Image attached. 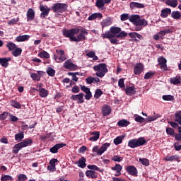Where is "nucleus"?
Returning <instances> with one entry per match:
<instances>
[{
    "mask_svg": "<svg viewBox=\"0 0 181 181\" xmlns=\"http://www.w3.org/2000/svg\"><path fill=\"white\" fill-rule=\"evenodd\" d=\"M168 33H172V30L167 28V29L160 30V32L158 33V36H160V39H163V36H165V35H167Z\"/></svg>",
    "mask_w": 181,
    "mask_h": 181,
    "instance_id": "36",
    "label": "nucleus"
},
{
    "mask_svg": "<svg viewBox=\"0 0 181 181\" xmlns=\"http://www.w3.org/2000/svg\"><path fill=\"white\" fill-rule=\"evenodd\" d=\"M9 62H11V57L0 58V64L2 67H8L9 66Z\"/></svg>",
    "mask_w": 181,
    "mask_h": 181,
    "instance_id": "25",
    "label": "nucleus"
},
{
    "mask_svg": "<svg viewBox=\"0 0 181 181\" xmlns=\"http://www.w3.org/2000/svg\"><path fill=\"white\" fill-rule=\"evenodd\" d=\"M52 8L54 9V12L62 13V12H64L67 10V4L57 3L54 4Z\"/></svg>",
    "mask_w": 181,
    "mask_h": 181,
    "instance_id": "8",
    "label": "nucleus"
},
{
    "mask_svg": "<svg viewBox=\"0 0 181 181\" xmlns=\"http://www.w3.org/2000/svg\"><path fill=\"white\" fill-rule=\"evenodd\" d=\"M158 118H160V116L158 114L154 116H149L148 118H146V122H152V121H156Z\"/></svg>",
    "mask_w": 181,
    "mask_h": 181,
    "instance_id": "39",
    "label": "nucleus"
},
{
    "mask_svg": "<svg viewBox=\"0 0 181 181\" xmlns=\"http://www.w3.org/2000/svg\"><path fill=\"white\" fill-rule=\"evenodd\" d=\"M122 159H124V158L117 155L112 157L113 162H122Z\"/></svg>",
    "mask_w": 181,
    "mask_h": 181,
    "instance_id": "54",
    "label": "nucleus"
},
{
    "mask_svg": "<svg viewBox=\"0 0 181 181\" xmlns=\"http://www.w3.org/2000/svg\"><path fill=\"white\" fill-rule=\"evenodd\" d=\"M112 24V21H111V18H107L105 20L102 21L100 25L102 28H107V26H111Z\"/></svg>",
    "mask_w": 181,
    "mask_h": 181,
    "instance_id": "29",
    "label": "nucleus"
},
{
    "mask_svg": "<svg viewBox=\"0 0 181 181\" xmlns=\"http://www.w3.org/2000/svg\"><path fill=\"white\" fill-rule=\"evenodd\" d=\"M155 74L153 72H147L145 75H144V80H149V78H152V77H153V75Z\"/></svg>",
    "mask_w": 181,
    "mask_h": 181,
    "instance_id": "56",
    "label": "nucleus"
},
{
    "mask_svg": "<svg viewBox=\"0 0 181 181\" xmlns=\"http://www.w3.org/2000/svg\"><path fill=\"white\" fill-rule=\"evenodd\" d=\"M80 33L76 37H73L74 42H81L83 40H86V35H88V33L86 29H82L80 31Z\"/></svg>",
    "mask_w": 181,
    "mask_h": 181,
    "instance_id": "9",
    "label": "nucleus"
},
{
    "mask_svg": "<svg viewBox=\"0 0 181 181\" xmlns=\"http://www.w3.org/2000/svg\"><path fill=\"white\" fill-rule=\"evenodd\" d=\"M71 100H73V101H77L78 104H83V103H84V93H81L78 95H73L71 97Z\"/></svg>",
    "mask_w": 181,
    "mask_h": 181,
    "instance_id": "11",
    "label": "nucleus"
},
{
    "mask_svg": "<svg viewBox=\"0 0 181 181\" xmlns=\"http://www.w3.org/2000/svg\"><path fill=\"white\" fill-rule=\"evenodd\" d=\"M122 139H124V136H119L114 139L113 142L115 145H119L120 144H122Z\"/></svg>",
    "mask_w": 181,
    "mask_h": 181,
    "instance_id": "47",
    "label": "nucleus"
},
{
    "mask_svg": "<svg viewBox=\"0 0 181 181\" xmlns=\"http://www.w3.org/2000/svg\"><path fill=\"white\" fill-rule=\"evenodd\" d=\"M129 6L132 9H142L145 8V4L139 2H131Z\"/></svg>",
    "mask_w": 181,
    "mask_h": 181,
    "instance_id": "21",
    "label": "nucleus"
},
{
    "mask_svg": "<svg viewBox=\"0 0 181 181\" xmlns=\"http://www.w3.org/2000/svg\"><path fill=\"white\" fill-rule=\"evenodd\" d=\"M111 170L116 172L115 176H121V170H122V166L119 164H115L114 167L111 168Z\"/></svg>",
    "mask_w": 181,
    "mask_h": 181,
    "instance_id": "22",
    "label": "nucleus"
},
{
    "mask_svg": "<svg viewBox=\"0 0 181 181\" xmlns=\"http://www.w3.org/2000/svg\"><path fill=\"white\" fill-rule=\"evenodd\" d=\"M166 133L168 135H175V130L170 127H167Z\"/></svg>",
    "mask_w": 181,
    "mask_h": 181,
    "instance_id": "61",
    "label": "nucleus"
},
{
    "mask_svg": "<svg viewBox=\"0 0 181 181\" xmlns=\"http://www.w3.org/2000/svg\"><path fill=\"white\" fill-rule=\"evenodd\" d=\"M165 4L171 8H176L177 6V0H165Z\"/></svg>",
    "mask_w": 181,
    "mask_h": 181,
    "instance_id": "34",
    "label": "nucleus"
},
{
    "mask_svg": "<svg viewBox=\"0 0 181 181\" xmlns=\"http://www.w3.org/2000/svg\"><path fill=\"white\" fill-rule=\"evenodd\" d=\"M40 11H41V14H40V18L42 19H45L46 16H48L49 13L50 12V8L47 7V6H43L40 5Z\"/></svg>",
    "mask_w": 181,
    "mask_h": 181,
    "instance_id": "10",
    "label": "nucleus"
},
{
    "mask_svg": "<svg viewBox=\"0 0 181 181\" xmlns=\"http://www.w3.org/2000/svg\"><path fill=\"white\" fill-rule=\"evenodd\" d=\"M158 64H163L166 63V59L160 57L158 59Z\"/></svg>",
    "mask_w": 181,
    "mask_h": 181,
    "instance_id": "64",
    "label": "nucleus"
},
{
    "mask_svg": "<svg viewBox=\"0 0 181 181\" xmlns=\"http://www.w3.org/2000/svg\"><path fill=\"white\" fill-rule=\"evenodd\" d=\"M30 38V35H19L16 38V42H26V40H29Z\"/></svg>",
    "mask_w": 181,
    "mask_h": 181,
    "instance_id": "31",
    "label": "nucleus"
},
{
    "mask_svg": "<svg viewBox=\"0 0 181 181\" xmlns=\"http://www.w3.org/2000/svg\"><path fill=\"white\" fill-rule=\"evenodd\" d=\"M111 4V0H96L95 6L98 8V9H104V6Z\"/></svg>",
    "mask_w": 181,
    "mask_h": 181,
    "instance_id": "13",
    "label": "nucleus"
},
{
    "mask_svg": "<svg viewBox=\"0 0 181 181\" xmlns=\"http://www.w3.org/2000/svg\"><path fill=\"white\" fill-rule=\"evenodd\" d=\"M23 148L30 146L33 144V141L31 139H25L23 141L20 142Z\"/></svg>",
    "mask_w": 181,
    "mask_h": 181,
    "instance_id": "28",
    "label": "nucleus"
},
{
    "mask_svg": "<svg viewBox=\"0 0 181 181\" xmlns=\"http://www.w3.org/2000/svg\"><path fill=\"white\" fill-rule=\"evenodd\" d=\"M125 93L127 95H134L136 94V88L134 86H127L125 89Z\"/></svg>",
    "mask_w": 181,
    "mask_h": 181,
    "instance_id": "20",
    "label": "nucleus"
},
{
    "mask_svg": "<svg viewBox=\"0 0 181 181\" xmlns=\"http://www.w3.org/2000/svg\"><path fill=\"white\" fill-rule=\"evenodd\" d=\"M170 13H172V10L169 8H165L161 10L160 16L163 18H168Z\"/></svg>",
    "mask_w": 181,
    "mask_h": 181,
    "instance_id": "23",
    "label": "nucleus"
},
{
    "mask_svg": "<svg viewBox=\"0 0 181 181\" xmlns=\"http://www.w3.org/2000/svg\"><path fill=\"white\" fill-rule=\"evenodd\" d=\"M171 18L173 19H175L176 21H179L181 18V13L178 11H175L171 12Z\"/></svg>",
    "mask_w": 181,
    "mask_h": 181,
    "instance_id": "35",
    "label": "nucleus"
},
{
    "mask_svg": "<svg viewBox=\"0 0 181 181\" xmlns=\"http://www.w3.org/2000/svg\"><path fill=\"white\" fill-rule=\"evenodd\" d=\"M88 169H90V170H97L98 172H100L103 173L104 172V169H100L97 165H91L87 166Z\"/></svg>",
    "mask_w": 181,
    "mask_h": 181,
    "instance_id": "41",
    "label": "nucleus"
},
{
    "mask_svg": "<svg viewBox=\"0 0 181 181\" xmlns=\"http://www.w3.org/2000/svg\"><path fill=\"white\" fill-rule=\"evenodd\" d=\"M129 18V16H128L127 13H124L122 14L120 16V19L122 22L125 21H128V19Z\"/></svg>",
    "mask_w": 181,
    "mask_h": 181,
    "instance_id": "59",
    "label": "nucleus"
},
{
    "mask_svg": "<svg viewBox=\"0 0 181 181\" xmlns=\"http://www.w3.org/2000/svg\"><path fill=\"white\" fill-rule=\"evenodd\" d=\"M12 176L11 175H2L1 180V181H8V180H12Z\"/></svg>",
    "mask_w": 181,
    "mask_h": 181,
    "instance_id": "58",
    "label": "nucleus"
},
{
    "mask_svg": "<svg viewBox=\"0 0 181 181\" xmlns=\"http://www.w3.org/2000/svg\"><path fill=\"white\" fill-rule=\"evenodd\" d=\"M23 138H25V134L22 132H19L18 134H16L15 135V139L16 141H18V142H21Z\"/></svg>",
    "mask_w": 181,
    "mask_h": 181,
    "instance_id": "42",
    "label": "nucleus"
},
{
    "mask_svg": "<svg viewBox=\"0 0 181 181\" xmlns=\"http://www.w3.org/2000/svg\"><path fill=\"white\" fill-rule=\"evenodd\" d=\"M111 107L108 105H104L102 107V115L103 117H107V115H110L111 114Z\"/></svg>",
    "mask_w": 181,
    "mask_h": 181,
    "instance_id": "19",
    "label": "nucleus"
},
{
    "mask_svg": "<svg viewBox=\"0 0 181 181\" xmlns=\"http://www.w3.org/2000/svg\"><path fill=\"white\" fill-rule=\"evenodd\" d=\"M129 19L135 26H148V21L145 19H141L138 15L131 16Z\"/></svg>",
    "mask_w": 181,
    "mask_h": 181,
    "instance_id": "2",
    "label": "nucleus"
},
{
    "mask_svg": "<svg viewBox=\"0 0 181 181\" xmlns=\"http://www.w3.org/2000/svg\"><path fill=\"white\" fill-rule=\"evenodd\" d=\"M90 137L88 139L90 142H96L100 139V132L94 131L90 132Z\"/></svg>",
    "mask_w": 181,
    "mask_h": 181,
    "instance_id": "18",
    "label": "nucleus"
},
{
    "mask_svg": "<svg viewBox=\"0 0 181 181\" xmlns=\"http://www.w3.org/2000/svg\"><path fill=\"white\" fill-rule=\"evenodd\" d=\"M12 54H13V56H14V57H18L21 56V54H22V49L19 48V47H16L13 50Z\"/></svg>",
    "mask_w": 181,
    "mask_h": 181,
    "instance_id": "38",
    "label": "nucleus"
},
{
    "mask_svg": "<svg viewBox=\"0 0 181 181\" xmlns=\"http://www.w3.org/2000/svg\"><path fill=\"white\" fill-rule=\"evenodd\" d=\"M93 70L95 71V76L100 78H103L108 73V68H107V64H99L94 66Z\"/></svg>",
    "mask_w": 181,
    "mask_h": 181,
    "instance_id": "1",
    "label": "nucleus"
},
{
    "mask_svg": "<svg viewBox=\"0 0 181 181\" xmlns=\"http://www.w3.org/2000/svg\"><path fill=\"white\" fill-rule=\"evenodd\" d=\"M81 91L86 93L85 95L86 100H91V97H93V94L91 93V91H90V88L81 85Z\"/></svg>",
    "mask_w": 181,
    "mask_h": 181,
    "instance_id": "12",
    "label": "nucleus"
},
{
    "mask_svg": "<svg viewBox=\"0 0 181 181\" xmlns=\"http://www.w3.org/2000/svg\"><path fill=\"white\" fill-rule=\"evenodd\" d=\"M163 100L165 101H173L175 100V97L172 95H163Z\"/></svg>",
    "mask_w": 181,
    "mask_h": 181,
    "instance_id": "49",
    "label": "nucleus"
},
{
    "mask_svg": "<svg viewBox=\"0 0 181 181\" xmlns=\"http://www.w3.org/2000/svg\"><path fill=\"white\" fill-rule=\"evenodd\" d=\"M103 18L101 13H94L88 18V21H95V19Z\"/></svg>",
    "mask_w": 181,
    "mask_h": 181,
    "instance_id": "33",
    "label": "nucleus"
},
{
    "mask_svg": "<svg viewBox=\"0 0 181 181\" xmlns=\"http://www.w3.org/2000/svg\"><path fill=\"white\" fill-rule=\"evenodd\" d=\"M102 37L103 39H109V40L112 38V37H115L114 35L112 34V32H111V30H110V31H106L105 33H103L102 35Z\"/></svg>",
    "mask_w": 181,
    "mask_h": 181,
    "instance_id": "37",
    "label": "nucleus"
},
{
    "mask_svg": "<svg viewBox=\"0 0 181 181\" xmlns=\"http://www.w3.org/2000/svg\"><path fill=\"white\" fill-rule=\"evenodd\" d=\"M11 107H13V108H17V109H20L22 107L19 102H16L14 100H12L11 102Z\"/></svg>",
    "mask_w": 181,
    "mask_h": 181,
    "instance_id": "51",
    "label": "nucleus"
},
{
    "mask_svg": "<svg viewBox=\"0 0 181 181\" xmlns=\"http://www.w3.org/2000/svg\"><path fill=\"white\" fill-rule=\"evenodd\" d=\"M6 46L8 49V50H10V52H13V50H15V49H16V45H15V43L12 42H8Z\"/></svg>",
    "mask_w": 181,
    "mask_h": 181,
    "instance_id": "46",
    "label": "nucleus"
},
{
    "mask_svg": "<svg viewBox=\"0 0 181 181\" xmlns=\"http://www.w3.org/2000/svg\"><path fill=\"white\" fill-rule=\"evenodd\" d=\"M129 122L126 119H122L117 122L119 127H128Z\"/></svg>",
    "mask_w": 181,
    "mask_h": 181,
    "instance_id": "48",
    "label": "nucleus"
},
{
    "mask_svg": "<svg viewBox=\"0 0 181 181\" xmlns=\"http://www.w3.org/2000/svg\"><path fill=\"white\" fill-rule=\"evenodd\" d=\"M8 115H9V113L7 112H4L0 115V120L4 121V119H6L8 118Z\"/></svg>",
    "mask_w": 181,
    "mask_h": 181,
    "instance_id": "57",
    "label": "nucleus"
},
{
    "mask_svg": "<svg viewBox=\"0 0 181 181\" xmlns=\"http://www.w3.org/2000/svg\"><path fill=\"white\" fill-rule=\"evenodd\" d=\"M54 60H55L57 63H62L67 60V56L64 54V51L62 49H56V54H54Z\"/></svg>",
    "mask_w": 181,
    "mask_h": 181,
    "instance_id": "5",
    "label": "nucleus"
},
{
    "mask_svg": "<svg viewBox=\"0 0 181 181\" xmlns=\"http://www.w3.org/2000/svg\"><path fill=\"white\" fill-rule=\"evenodd\" d=\"M110 32H112L113 36L117 37V39H122V37H127V36H128V33L125 31H121V28L119 27H111Z\"/></svg>",
    "mask_w": 181,
    "mask_h": 181,
    "instance_id": "4",
    "label": "nucleus"
},
{
    "mask_svg": "<svg viewBox=\"0 0 181 181\" xmlns=\"http://www.w3.org/2000/svg\"><path fill=\"white\" fill-rule=\"evenodd\" d=\"M126 172L131 175V176H136L138 175V170L134 165H129L126 168Z\"/></svg>",
    "mask_w": 181,
    "mask_h": 181,
    "instance_id": "17",
    "label": "nucleus"
},
{
    "mask_svg": "<svg viewBox=\"0 0 181 181\" xmlns=\"http://www.w3.org/2000/svg\"><path fill=\"white\" fill-rule=\"evenodd\" d=\"M86 56L90 59H93V60H98V57L95 55V52L93 51H90L89 52L86 53Z\"/></svg>",
    "mask_w": 181,
    "mask_h": 181,
    "instance_id": "45",
    "label": "nucleus"
},
{
    "mask_svg": "<svg viewBox=\"0 0 181 181\" xmlns=\"http://www.w3.org/2000/svg\"><path fill=\"white\" fill-rule=\"evenodd\" d=\"M146 144V140L145 138L140 137L139 139H132L129 141L128 146L129 148H138V146H142V145H145Z\"/></svg>",
    "mask_w": 181,
    "mask_h": 181,
    "instance_id": "3",
    "label": "nucleus"
},
{
    "mask_svg": "<svg viewBox=\"0 0 181 181\" xmlns=\"http://www.w3.org/2000/svg\"><path fill=\"white\" fill-rule=\"evenodd\" d=\"M18 179L20 180L21 181H25L26 179H28V177H26V175L25 174H19L18 175Z\"/></svg>",
    "mask_w": 181,
    "mask_h": 181,
    "instance_id": "60",
    "label": "nucleus"
},
{
    "mask_svg": "<svg viewBox=\"0 0 181 181\" xmlns=\"http://www.w3.org/2000/svg\"><path fill=\"white\" fill-rule=\"evenodd\" d=\"M64 67L67 70H77L78 66L77 65L73 64V62H71V60L68 59L64 62Z\"/></svg>",
    "mask_w": 181,
    "mask_h": 181,
    "instance_id": "14",
    "label": "nucleus"
},
{
    "mask_svg": "<svg viewBox=\"0 0 181 181\" xmlns=\"http://www.w3.org/2000/svg\"><path fill=\"white\" fill-rule=\"evenodd\" d=\"M38 93L40 96H41L42 98H46V97L49 95V91L43 88H40L38 89Z\"/></svg>",
    "mask_w": 181,
    "mask_h": 181,
    "instance_id": "32",
    "label": "nucleus"
},
{
    "mask_svg": "<svg viewBox=\"0 0 181 181\" xmlns=\"http://www.w3.org/2000/svg\"><path fill=\"white\" fill-rule=\"evenodd\" d=\"M47 73L48 76H50L51 77H54V76L56 74V71H54V69H53V68L49 67L47 69Z\"/></svg>",
    "mask_w": 181,
    "mask_h": 181,
    "instance_id": "50",
    "label": "nucleus"
},
{
    "mask_svg": "<svg viewBox=\"0 0 181 181\" xmlns=\"http://www.w3.org/2000/svg\"><path fill=\"white\" fill-rule=\"evenodd\" d=\"M38 56L40 59H49L50 57V54H49L46 51L40 52L38 53Z\"/></svg>",
    "mask_w": 181,
    "mask_h": 181,
    "instance_id": "40",
    "label": "nucleus"
},
{
    "mask_svg": "<svg viewBox=\"0 0 181 181\" xmlns=\"http://www.w3.org/2000/svg\"><path fill=\"white\" fill-rule=\"evenodd\" d=\"M80 33V30L78 28H72L71 30H64L63 31V35L65 36V37H69L71 42H74L75 35H77V33Z\"/></svg>",
    "mask_w": 181,
    "mask_h": 181,
    "instance_id": "6",
    "label": "nucleus"
},
{
    "mask_svg": "<svg viewBox=\"0 0 181 181\" xmlns=\"http://www.w3.org/2000/svg\"><path fill=\"white\" fill-rule=\"evenodd\" d=\"M23 148L21 143L16 144L13 148V153H18Z\"/></svg>",
    "mask_w": 181,
    "mask_h": 181,
    "instance_id": "43",
    "label": "nucleus"
},
{
    "mask_svg": "<svg viewBox=\"0 0 181 181\" xmlns=\"http://www.w3.org/2000/svg\"><path fill=\"white\" fill-rule=\"evenodd\" d=\"M134 117L136 122H139L140 124H142V122H145L146 121L145 118L138 115H134Z\"/></svg>",
    "mask_w": 181,
    "mask_h": 181,
    "instance_id": "44",
    "label": "nucleus"
},
{
    "mask_svg": "<svg viewBox=\"0 0 181 181\" xmlns=\"http://www.w3.org/2000/svg\"><path fill=\"white\" fill-rule=\"evenodd\" d=\"M30 77L33 80H35L36 81H40V76L35 73H31Z\"/></svg>",
    "mask_w": 181,
    "mask_h": 181,
    "instance_id": "53",
    "label": "nucleus"
},
{
    "mask_svg": "<svg viewBox=\"0 0 181 181\" xmlns=\"http://www.w3.org/2000/svg\"><path fill=\"white\" fill-rule=\"evenodd\" d=\"M86 175L89 179H97L98 177V175H97L95 171H93L90 170H88L86 172Z\"/></svg>",
    "mask_w": 181,
    "mask_h": 181,
    "instance_id": "27",
    "label": "nucleus"
},
{
    "mask_svg": "<svg viewBox=\"0 0 181 181\" xmlns=\"http://www.w3.org/2000/svg\"><path fill=\"white\" fill-rule=\"evenodd\" d=\"M33 19H35V11L29 8L27 11V22H31Z\"/></svg>",
    "mask_w": 181,
    "mask_h": 181,
    "instance_id": "24",
    "label": "nucleus"
},
{
    "mask_svg": "<svg viewBox=\"0 0 181 181\" xmlns=\"http://www.w3.org/2000/svg\"><path fill=\"white\" fill-rule=\"evenodd\" d=\"M72 93L77 94V93H80V88L77 86H74L71 89Z\"/></svg>",
    "mask_w": 181,
    "mask_h": 181,
    "instance_id": "62",
    "label": "nucleus"
},
{
    "mask_svg": "<svg viewBox=\"0 0 181 181\" xmlns=\"http://www.w3.org/2000/svg\"><path fill=\"white\" fill-rule=\"evenodd\" d=\"M102 94H103V90H101V89H96L95 91L94 97L95 98H96V100H98V98H100Z\"/></svg>",
    "mask_w": 181,
    "mask_h": 181,
    "instance_id": "52",
    "label": "nucleus"
},
{
    "mask_svg": "<svg viewBox=\"0 0 181 181\" xmlns=\"http://www.w3.org/2000/svg\"><path fill=\"white\" fill-rule=\"evenodd\" d=\"M86 162H87V160L84 157H81L78 161L76 163V165L78 168H81V169H84L86 166H87V164H86Z\"/></svg>",
    "mask_w": 181,
    "mask_h": 181,
    "instance_id": "26",
    "label": "nucleus"
},
{
    "mask_svg": "<svg viewBox=\"0 0 181 181\" xmlns=\"http://www.w3.org/2000/svg\"><path fill=\"white\" fill-rule=\"evenodd\" d=\"M110 143H105L101 146L100 148L98 146H95L93 148V152L97 153V155H99V156H101V155H103V153H104V152H105V151L110 148Z\"/></svg>",
    "mask_w": 181,
    "mask_h": 181,
    "instance_id": "7",
    "label": "nucleus"
},
{
    "mask_svg": "<svg viewBox=\"0 0 181 181\" xmlns=\"http://www.w3.org/2000/svg\"><path fill=\"white\" fill-rule=\"evenodd\" d=\"M164 160L166 162H173V160H179V156H167L164 158Z\"/></svg>",
    "mask_w": 181,
    "mask_h": 181,
    "instance_id": "30",
    "label": "nucleus"
},
{
    "mask_svg": "<svg viewBox=\"0 0 181 181\" xmlns=\"http://www.w3.org/2000/svg\"><path fill=\"white\" fill-rule=\"evenodd\" d=\"M118 86L120 87V88H123V87H125V83H124V78H120L118 81Z\"/></svg>",
    "mask_w": 181,
    "mask_h": 181,
    "instance_id": "63",
    "label": "nucleus"
},
{
    "mask_svg": "<svg viewBox=\"0 0 181 181\" xmlns=\"http://www.w3.org/2000/svg\"><path fill=\"white\" fill-rule=\"evenodd\" d=\"M144 71V64L141 63H137L134 66V74H136V76H139L142 72Z\"/></svg>",
    "mask_w": 181,
    "mask_h": 181,
    "instance_id": "15",
    "label": "nucleus"
},
{
    "mask_svg": "<svg viewBox=\"0 0 181 181\" xmlns=\"http://www.w3.org/2000/svg\"><path fill=\"white\" fill-rule=\"evenodd\" d=\"M139 162H141L144 166H149V160L147 158H139Z\"/></svg>",
    "mask_w": 181,
    "mask_h": 181,
    "instance_id": "55",
    "label": "nucleus"
},
{
    "mask_svg": "<svg viewBox=\"0 0 181 181\" xmlns=\"http://www.w3.org/2000/svg\"><path fill=\"white\" fill-rule=\"evenodd\" d=\"M64 146H66V144L64 143L57 144L53 147L50 148L49 152H51V153H57V152H59V149L64 148Z\"/></svg>",
    "mask_w": 181,
    "mask_h": 181,
    "instance_id": "16",
    "label": "nucleus"
}]
</instances>
